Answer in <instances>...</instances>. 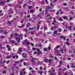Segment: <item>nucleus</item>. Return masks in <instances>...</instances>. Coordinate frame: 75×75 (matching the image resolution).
Instances as JSON below:
<instances>
[{
	"label": "nucleus",
	"mask_w": 75,
	"mask_h": 75,
	"mask_svg": "<svg viewBox=\"0 0 75 75\" xmlns=\"http://www.w3.org/2000/svg\"><path fill=\"white\" fill-rule=\"evenodd\" d=\"M10 36H11V38H13V35H12V34H11L10 35Z\"/></svg>",
	"instance_id": "48"
},
{
	"label": "nucleus",
	"mask_w": 75,
	"mask_h": 75,
	"mask_svg": "<svg viewBox=\"0 0 75 75\" xmlns=\"http://www.w3.org/2000/svg\"><path fill=\"white\" fill-rule=\"evenodd\" d=\"M25 42L27 45H29V44H30L29 42H27V39H26L24 41V43H25Z\"/></svg>",
	"instance_id": "5"
},
{
	"label": "nucleus",
	"mask_w": 75,
	"mask_h": 75,
	"mask_svg": "<svg viewBox=\"0 0 75 75\" xmlns=\"http://www.w3.org/2000/svg\"><path fill=\"white\" fill-rule=\"evenodd\" d=\"M23 50V48H22V47H20L19 48L18 51L17 52L18 54H19L21 55V54L20 52H23V50Z\"/></svg>",
	"instance_id": "3"
},
{
	"label": "nucleus",
	"mask_w": 75,
	"mask_h": 75,
	"mask_svg": "<svg viewBox=\"0 0 75 75\" xmlns=\"http://www.w3.org/2000/svg\"><path fill=\"white\" fill-rule=\"evenodd\" d=\"M54 28H57L58 27V26L57 25H55L54 26Z\"/></svg>",
	"instance_id": "23"
},
{
	"label": "nucleus",
	"mask_w": 75,
	"mask_h": 75,
	"mask_svg": "<svg viewBox=\"0 0 75 75\" xmlns=\"http://www.w3.org/2000/svg\"><path fill=\"white\" fill-rule=\"evenodd\" d=\"M70 25H73V23H72V22H70Z\"/></svg>",
	"instance_id": "58"
},
{
	"label": "nucleus",
	"mask_w": 75,
	"mask_h": 75,
	"mask_svg": "<svg viewBox=\"0 0 75 75\" xmlns=\"http://www.w3.org/2000/svg\"><path fill=\"white\" fill-rule=\"evenodd\" d=\"M42 8H40V9L39 10V11L41 12V11H42Z\"/></svg>",
	"instance_id": "54"
},
{
	"label": "nucleus",
	"mask_w": 75,
	"mask_h": 75,
	"mask_svg": "<svg viewBox=\"0 0 75 75\" xmlns=\"http://www.w3.org/2000/svg\"><path fill=\"white\" fill-rule=\"evenodd\" d=\"M35 54H37V55L38 56L39 55H41V54H42V52L41 51L37 53V51H35L34 53V54L35 55Z\"/></svg>",
	"instance_id": "2"
},
{
	"label": "nucleus",
	"mask_w": 75,
	"mask_h": 75,
	"mask_svg": "<svg viewBox=\"0 0 75 75\" xmlns=\"http://www.w3.org/2000/svg\"><path fill=\"white\" fill-rule=\"evenodd\" d=\"M63 5L64 6H67V3H64Z\"/></svg>",
	"instance_id": "40"
},
{
	"label": "nucleus",
	"mask_w": 75,
	"mask_h": 75,
	"mask_svg": "<svg viewBox=\"0 0 75 75\" xmlns=\"http://www.w3.org/2000/svg\"><path fill=\"white\" fill-rule=\"evenodd\" d=\"M15 63H17V64H18V63H19V61H15Z\"/></svg>",
	"instance_id": "42"
},
{
	"label": "nucleus",
	"mask_w": 75,
	"mask_h": 75,
	"mask_svg": "<svg viewBox=\"0 0 75 75\" xmlns=\"http://www.w3.org/2000/svg\"><path fill=\"white\" fill-rule=\"evenodd\" d=\"M64 10H65V11H67L68 9V8H65V7L64 8Z\"/></svg>",
	"instance_id": "22"
},
{
	"label": "nucleus",
	"mask_w": 75,
	"mask_h": 75,
	"mask_svg": "<svg viewBox=\"0 0 75 75\" xmlns=\"http://www.w3.org/2000/svg\"><path fill=\"white\" fill-rule=\"evenodd\" d=\"M27 28H26L25 29H24L23 30V31H27Z\"/></svg>",
	"instance_id": "37"
},
{
	"label": "nucleus",
	"mask_w": 75,
	"mask_h": 75,
	"mask_svg": "<svg viewBox=\"0 0 75 75\" xmlns=\"http://www.w3.org/2000/svg\"><path fill=\"white\" fill-rule=\"evenodd\" d=\"M72 27V25L71 26L69 27L68 28V30H71V28Z\"/></svg>",
	"instance_id": "12"
},
{
	"label": "nucleus",
	"mask_w": 75,
	"mask_h": 75,
	"mask_svg": "<svg viewBox=\"0 0 75 75\" xmlns=\"http://www.w3.org/2000/svg\"><path fill=\"white\" fill-rule=\"evenodd\" d=\"M23 57V58H25L27 54L25 53H24L22 54Z\"/></svg>",
	"instance_id": "6"
},
{
	"label": "nucleus",
	"mask_w": 75,
	"mask_h": 75,
	"mask_svg": "<svg viewBox=\"0 0 75 75\" xmlns=\"http://www.w3.org/2000/svg\"><path fill=\"white\" fill-rule=\"evenodd\" d=\"M27 6V4H25L23 5V7L24 8V7H25V6Z\"/></svg>",
	"instance_id": "35"
},
{
	"label": "nucleus",
	"mask_w": 75,
	"mask_h": 75,
	"mask_svg": "<svg viewBox=\"0 0 75 75\" xmlns=\"http://www.w3.org/2000/svg\"><path fill=\"white\" fill-rule=\"evenodd\" d=\"M33 29H34V27L32 28H29V30H33Z\"/></svg>",
	"instance_id": "27"
},
{
	"label": "nucleus",
	"mask_w": 75,
	"mask_h": 75,
	"mask_svg": "<svg viewBox=\"0 0 75 75\" xmlns=\"http://www.w3.org/2000/svg\"><path fill=\"white\" fill-rule=\"evenodd\" d=\"M38 47H40V49H42V44H39Z\"/></svg>",
	"instance_id": "16"
},
{
	"label": "nucleus",
	"mask_w": 75,
	"mask_h": 75,
	"mask_svg": "<svg viewBox=\"0 0 75 75\" xmlns=\"http://www.w3.org/2000/svg\"><path fill=\"white\" fill-rule=\"evenodd\" d=\"M43 50L45 52H46L47 51V48H43Z\"/></svg>",
	"instance_id": "15"
},
{
	"label": "nucleus",
	"mask_w": 75,
	"mask_h": 75,
	"mask_svg": "<svg viewBox=\"0 0 75 75\" xmlns=\"http://www.w3.org/2000/svg\"><path fill=\"white\" fill-rule=\"evenodd\" d=\"M34 11L33 10H30V12L31 13H33Z\"/></svg>",
	"instance_id": "38"
},
{
	"label": "nucleus",
	"mask_w": 75,
	"mask_h": 75,
	"mask_svg": "<svg viewBox=\"0 0 75 75\" xmlns=\"http://www.w3.org/2000/svg\"><path fill=\"white\" fill-rule=\"evenodd\" d=\"M3 31H4V30L3 29L1 32H0V33H3Z\"/></svg>",
	"instance_id": "56"
},
{
	"label": "nucleus",
	"mask_w": 75,
	"mask_h": 75,
	"mask_svg": "<svg viewBox=\"0 0 75 75\" xmlns=\"http://www.w3.org/2000/svg\"><path fill=\"white\" fill-rule=\"evenodd\" d=\"M9 47H10V46H9V45H6L7 48H9Z\"/></svg>",
	"instance_id": "53"
},
{
	"label": "nucleus",
	"mask_w": 75,
	"mask_h": 75,
	"mask_svg": "<svg viewBox=\"0 0 75 75\" xmlns=\"http://www.w3.org/2000/svg\"><path fill=\"white\" fill-rule=\"evenodd\" d=\"M50 29L51 30H52V31H53V30H54L55 29V28H54V26H52L51 27Z\"/></svg>",
	"instance_id": "11"
},
{
	"label": "nucleus",
	"mask_w": 75,
	"mask_h": 75,
	"mask_svg": "<svg viewBox=\"0 0 75 75\" xmlns=\"http://www.w3.org/2000/svg\"><path fill=\"white\" fill-rule=\"evenodd\" d=\"M63 38L64 39V41H65V40L66 39V38L65 37H63Z\"/></svg>",
	"instance_id": "50"
},
{
	"label": "nucleus",
	"mask_w": 75,
	"mask_h": 75,
	"mask_svg": "<svg viewBox=\"0 0 75 75\" xmlns=\"http://www.w3.org/2000/svg\"><path fill=\"white\" fill-rule=\"evenodd\" d=\"M29 26H30V25L29 24H28L26 25V26L27 27V28H28Z\"/></svg>",
	"instance_id": "36"
},
{
	"label": "nucleus",
	"mask_w": 75,
	"mask_h": 75,
	"mask_svg": "<svg viewBox=\"0 0 75 75\" xmlns=\"http://www.w3.org/2000/svg\"><path fill=\"white\" fill-rule=\"evenodd\" d=\"M51 61H52V60L51 59H48V63H51Z\"/></svg>",
	"instance_id": "28"
},
{
	"label": "nucleus",
	"mask_w": 75,
	"mask_h": 75,
	"mask_svg": "<svg viewBox=\"0 0 75 75\" xmlns=\"http://www.w3.org/2000/svg\"><path fill=\"white\" fill-rule=\"evenodd\" d=\"M59 45H57V46H56V48H59Z\"/></svg>",
	"instance_id": "49"
},
{
	"label": "nucleus",
	"mask_w": 75,
	"mask_h": 75,
	"mask_svg": "<svg viewBox=\"0 0 75 75\" xmlns=\"http://www.w3.org/2000/svg\"><path fill=\"white\" fill-rule=\"evenodd\" d=\"M10 42H11L12 44H13L14 42V40H10Z\"/></svg>",
	"instance_id": "13"
},
{
	"label": "nucleus",
	"mask_w": 75,
	"mask_h": 75,
	"mask_svg": "<svg viewBox=\"0 0 75 75\" xmlns=\"http://www.w3.org/2000/svg\"><path fill=\"white\" fill-rule=\"evenodd\" d=\"M23 64H24V65L26 66V62H24L23 63Z\"/></svg>",
	"instance_id": "59"
},
{
	"label": "nucleus",
	"mask_w": 75,
	"mask_h": 75,
	"mask_svg": "<svg viewBox=\"0 0 75 75\" xmlns=\"http://www.w3.org/2000/svg\"><path fill=\"white\" fill-rule=\"evenodd\" d=\"M11 58V57L10 56H8L6 57V59H10V58Z\"/></svg>",
	"instance_id": "33"
},
{
	"label": "nucleus",
	"mask_w": 75,
	"mask_h": 75,
	"mask_svg": "<svg viewBox=\"0 0 75 75\" xmlns=\"http://www.w3.org/2000/svg\"><path fill=\"white\" fill-rule=\"evenodd\" d=\"M42 34V31H40L38 33V34H37V35H39V36H40V34Z\"/></svg>",
	"instance_id": "7"
},
{
	"label": "nucleus",
	"mask_w": 75,
	"mask_h": 75,
	"mask_svg": "<svg viewBox=\"0 0 75 75\" xmlns=\"http://www.w3.org/2000/svg\"><path fill=\"white\" fill-rule=\"evenodd\" d=\"M51 32H49L48 33H47V34H51Z\"/></svg>",
	"instance_id": "52"
},
{
	"label": "nucleus",
	"mask_w": 75,
	"mask_h": 75,
	"mask_svg": "<svg viewBox=\"0 0 75 75\" xmlns=\"http://www.w3.org/2000/svg\"><path fill=\"white\" fill-rule=\"evenodd\" d=\"M57 32H58V31L56 30V31H54V34L55 35V34H57Z\"/></svg>",
	"instance_id": "30"
},
{
	"label": "nucleus",
	"mask_w": 75,
	"mask_h": 75,
	"mask_svg": "<svg viewBox=\"0 0 75 75\" xmlns=\"http://www.w3.org/2000/svg\"><path fill=\"white\" fill-rule=\"evenodd\" d=\"M51 46H49L48 47V49L49 50H51Z\"/></svg>",
	"instance_id": "46"
},
{
	"label": "nucleus",
	"mask_w": 75,
	"mask_h": 75,
	"mask_svg": "<svg viewBox=\"0 0 75 75\" xmlns=\"http://www.w3.org/2000/svg\"><path fill=\"white\" fill-rule=\"evenodd\" d=\"M47 8H48V9H50V8L51 9L52 8H51V6H47Z\"/></svg>",
	"instance_id": "19"
},
{
	"label": "nucleus",
	"mask_w": 75,
	"mask_h": 75,
	"mask_svg": "<svg viewBox=\"0 0 75 75\" xmlns=\"http://www.w3.org/2000/svg\"><path fill=\"white\" fill-rule=\"evenodd\" d=\"M16 40H18V41L17 42L18 43H19L20 42V38H18V37H16L15 38Z\"/></svg>",
	"instance_id": "4"
},
{
	"label": "nucleus",
	"mask_w": 75,
	"mask_h": 75,
	"mask_svg": "<svg viewBox=\"0 0 75 75\" xmlns=\"http://www.w3.org/2000/svg\"><path fill=\"white\" fill-rule=\"evenodd\" d=\"M69 13H71V14H74V12L73 11H71L69 12Z\"/></svg>",
	"instance_id": "26"
},
{
	"label": "nucleus",
	"mask_w": 75,
	"mask_h": 75,
	"mask_svg": "<svg viewBox=\"0 0 75 75\" xmlns=\"http://www.w3.org/2000/svg\"><path fill=\"white\" fill-rule=\"evenodd\" d=\"M50 5L52 7H54V5L52 4V3H50Z\"/></svg>",
	"instance_id": "29"
},
{
	"label": "nucleus",
	"mask_w": 75,
	"mask_h": 75,
	"mask_svg": "<svg viewBox=\"0 0 75 75\" xmlns=\"http://www.w3.org/2000/svg\"><path fill=\"white\" fill-rule=\"evenodd\" d=\"M66 44H67V45H69V42H67L66 43Z\"/></svg>",
	"instance_id": "43"
},
{
	"label": "nucleus",
	"mask_w": 75,
	"mask_h": 75,
	"mask_svg": "<svg viewBox=\"0 0 75 75\" xmlns=\"http://www.w3.org/2000/svg\"><path fill=\"white\" fill-rule=\"evenodd\" d=\"M30 34L32 35H33V32H31H31H30Z\"/></svg>",
	"instance_id": "63"
},
{
	"label": "nucleus",
	"mask_w": 75,
	"mask_h": 75,
	"mask_svg": "<svg viewBox=\"0 0 75 75\" xmlns=\"http://www.w3.org/2000/svg\"><path fill=\"white\" fill-rule=\"evenodd\" d=\"M58 51H59V50H57L55 51V52H57Z\"/></svg>",
	"instance_id": "57"
},
{
	"label": "nucleus",
	"mask_w": 75,
	"mask_h": 75,
	"mask_svg": "<svg viewBox=\"0 0 75 75\" xmlns=\"http://www.w3.org/2000/svg\"><path fill=\"white\" fill-rule=\"evenodd\" d=\"M61 75V72H59L58 73V75Z\"/></svg>",
	"instance_id": "64"
},
{
	"label": "nucleus",
	"mask_w": 75,
	"mask_h": 75,
	"mask_svg": "<svg viewBox=\"0 0 75 75\" xmlns=\"http://www.w3.org/2000/svg\"><path fill=\"white\" fill-rule=\"evenodd\" d=\"M2 45H1V44H0V49H2Z\"/></svg>",
	"instance_id": "34"
},
{
	"label": "nucleus",
	"mask_w": 75,
	"mask_h": 75,
	"mask_svg": "<svg viewBox=\"0 0 75 75\" xmlns=\"http://www.w3.org/2000/svg\"><path fill=\"white\" fill-rule=\"evenodd\" d=\"M48 59H45L44 60V62H48Z\"/></svg>",
	"instance_id": "10"
},
{
	"label": "nucleus",
	"mask_w": 75,
	"mask_h": 75,
	"mask_svg": "<svg viewBox=\"0 0 75 75\" xmlns=\"http://www.w3.org/2000/svg\"><path fill=\"white\" fill-rule=\"evenodd\" d=\"M24 24H23L22 26H18V28H20L21 27H24Z\"/></svg>",
	"instance_id": "24"
},
{
	"label": "nucleus",
	"mask_w": 75,
	"mask_h": 75,
	"mask_svg": "<svg viewBox=\"0 0 75 75\" xmlns=\"http://www.w3.org/2000/svg\"><path fill=\"white\" fill-rule=\"evenodd\" d=\"M59 32H61L62 31V29L59 28Z\"/></svg>",
	"instance_id": "41"
},
{
	"label": "nucleus",
	"mask_w": 75,
	"mask_h": 75,
	"mask_svg": "<svg viewBox=\"0 0 75 75\" xmlns=\"http://www.w3.org/2000/svg\"><path fill=\"white\" fill-rule=\"evenodd\" d=\"M10 62V61L9 60H8L7 61V62H6V64H9L8 62Z\"/></svg>",
	"instance_id": "55"
},
{
	"label": "nucleus",
	"mask_w": 75,
	"mask_h": 75,
	"mask_svg": "<svg viewBox=\"0 0 75 75\" xmlns=\"http://www.w3.org/2000/svg\"><path fill=\"white\" fill-rule=\"evenodd\" d=\"M24 60V59H21L20 61H19V62H23V61Z\"/></svg>",
	"instance_id": "18"
},
{
	"label": "nucleus",
	"mask_w": 75,
	"mask_h": 75,
	"mask_svg": "<svg viewBox=\"0 0 75 75\" xmlns=\"http://www.w3.org/2000/svg\"><path fill=\"white\" fill-rule=\"evenodd\" d=\"M33 7V6H28V8H29V9H31Z\"/></svg>",
	"instance_id": "20"
},
{
	"label": "nucleus",
	"mask_w": 75,
	"mask_h": 75,
	"mask_svg": "<svg viewBox=\"0 0 75 75\" xmlns=\"http://www.w3.org/2000/svg\"><path fill=\"white\" fill-rule=\"evenodd\" d=\"M32 49L33 51H35V48H33Z\"/></svg>",
	"instance_id": "61"
},
{
	"label": "nucleus",
	"mask_w": 75,
	"mask_h": 75,
	"mask_svg": "<svg viewBox=\"0 0 75 75\" xmlns=\"http://www.w3.org/2000/svg\"><path fill=\"white\" fill-rule=\"evenodd\" d=\"M56 15H57V16H59V12H57L56 13Z\"/></svg>",
	"instance_id": "31"
},
{
	"label": "nucleus",
	"mask_w": 75,
	"mask_h": 75,
	"mask_svg": "<svg viewBox=\"0 0 75 75\" xmlns=\"http://www.w3.org/2000/svg\"><path fill=\"white\" fill-rule=\"evenodd\" d=\"M49 54L50 55V58H52V59H53V58H54V56H53V55H52L51 53Z\"/></svg>",
	"instance_id": "9"
},
{
	"label": "nucleus",
	"mask_w": 75,
	"mask_h": 75,
	"mask_svg": "<svg viewBox=\"0 0 75 75\" xmlns=\"http://www.w3.org/2000/svg\"><path fill=\"white\" fill-rule=\"evenodd\" d=\"M66 70H67L66 69H65V67L63 69L62 71H61V72H64L65 71H66Z\"/></svg>",
	"instance_id": "21"
},
{
	"label": "nucleus",
	"mask_w": 75,
	"mask_h": 75,
	"mask_svg": "<svg viewBox=\"0 0 75 75\" xmlns=\"http://www.w3.org/2000/svg\"><path fill=\"white\" fill-rule=\"evenodd\" d=\"M31 62L32 63V64H33L34 62H35V61L34 60H31Z\"/></svg>",
	"instance_id": "44"
},
{
	"label": "nucleus",
	"mask_w": 75,
	"mask_h": 75,
	"mask_svg": "<svg viewBox=\"0 0 75 75\" xmlns=\"http://www.w3.org/2000/svg\"><path fill=\"white\" fill-rule=\"evenodd\" d=\"M40 28V25H38V27H37V30H38Z\"/></svg>",
	"instance_id": "39"
},
{
	"label": "nucleus",
	"mask_w": 75,
	"mask_h": 75,
	"mask_svg": "<svg viewBox=\"0 0 75 75\" xmlns=\"http://www.w3.org/2000/svg\"><path fill=\"white\" fill-rule=\"evenodd\" d=\"M8 12H9L8 14L9 15H10L11 14H13V13H14V11L13 10V9L11 8H10L8 11Z\"/></svg>",
	"instance_id": "1"
},
{
	"label": "nucleus",
	"mask_w": 75,
	"mask_h": 75,
	"mask_svg": "<svg viewBox=\"0 0 75 75\" xmlns=\"http://www.w3.org/2000/svg\"><path fill=\"white\" fill-rule=\"evenodd\" d=\"M11 23H12L10 21H8V22L7 24H8L10 25V24H11Z\"/></svg>",
	"instance_id": "25"
},
{
	"label": "nucleus",
	"mask_w": 75,
	"mask_h": 75,
	"mask_svg": "<svg viewBox=\"0 0 75 75\" xmlns=\"http://www.w3.org/2000/svg\"><path fill=\"white\" fill-rule=\"evenodd\" d=\"M11 69L12 70V71H14V67H11Z\"/></svg>",
	"instance_id": "32"
},
{
	"label": "nucleus",
	"mask_w": 75,
	"mask_h": 75,
	"mask_svg": "<svg viewBox=\"0 0 75 75\" xmlns=\"http://www.w3.org/2000/svg\"><path fill=\"white\" fill-rule=\"evenodd\" d=\"M30 39L31 40H33V38L32 37H30Z\"/></svg>",
	"instance_id": "47"
},
{
	"label": "nucleus",
	"mask_w": 75,
	"mask_h": 75,
	"mask_svg": "<svg viewBox=\"0 0 75 75\" xmlns=\"http://www.w3.org/2000/svg\"><path fill=\"white\" fill-rule=\"evenodd\" d=\"M58 21H62L63 19L61 18H59V19H58Z\"/></svg>",
	"instance_id": "17"
},
{
	"label": "nucleus",
	"mask_w": 75,
	"mask_h": 75,
	"mask_svg": "<svg viewBox=\"0 0 75 75\" xmlns=\"http://www.w3.org/2000/svg\"><path fill=\"white\" fill-rule=\"evenodd\" d=\"M3 74H6V71H4L3 72Z\"/></svg>",
	"instance_id": "60"
},
{
	"label": "nucleus",
	"mask_w": 75,
	"mask_h": 75,
	"mask_svg": "<svg viewBox=\"0 0 75 75\" xmlns=\"http://www.w3.org/2000/svg\"><path fill=\"white\" fill-rule=\"evenodd\" d=\"M61 67V65H59L58 66V68H60Z\"/></svg>",
	"instance_id": "62"
},
{
	"label": "nucleus",
	"mask_w": 75,
	"mask_h": 75,
	"mask_svg": "<svg viewBox=\"0 0 75 75\" xmlns=\"http://www.w3.org/2000/svg\"><path fill=\"white\" fill-rule=\"evenodd\" d=\"M43 72H44L43 71H38V73L39 74H40V75H42V74Z\"/></svg>",
	"instance_id": "8"
},
{
	"label": "nucleus",
	"mask_w": 75,
	"mask_h": 75,
	"mask_svg": "<svg viewBox=\"0 0 75 75\" xmlns=\"http://www.w3.org/2000/svg\"><path fill=\"white\" fill-rule=\"evenodd\" d=\"M31 45L32 46V47H34V43H31Z\"/></svg>",
	"instance_id": "45"
},
{
	"label": "nucleus",
	"mask_w": 75,
	"mask_h": 75,
	"mask_svg": "<svg viewBox=\"0 0 75 75\" xmlns=\"http://www.w3.org/2000/svg\"><path fill=\"white\" fill-rule=\"evenodd\" d=\"M63 18L64 20H66V19H67V17H64Z\"/></svg>",
	"instance_id": "51"
},
{
	"label": "nucleus",
	"mask_w": 75,
	"mask_h": 75,
	"mask_svg": "<svg viewBox=\"0 0 75 75\" xmlns=\"http://www.w3.org/2000/svg\"><path fill=\"white\" fill-rule=\"evenodd\" d=\"M14 35H15V37H16H16H17V36L18 35V33H15Z\"/></svg>",
	"instance_id": "14"
}]
</instances>
